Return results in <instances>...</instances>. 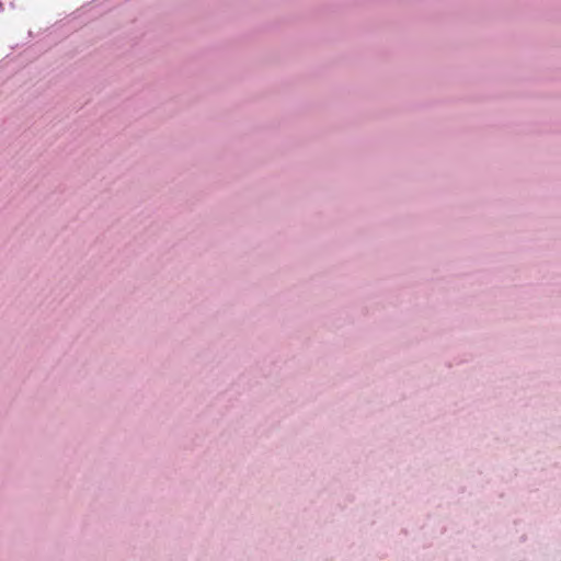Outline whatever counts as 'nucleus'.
<instances>
[{
  "label": "nucleus",
  "mask_w": 561,
  "mask_h": 561,
  "mask_svg": "<svg viewBox=\"0 0 561 561\" xmlns=\"http://www.w3.org/2000/svg\"><path fill=\"white\" fill-rule=\"evenodd\" d=\"M3 9V4L2 2H0V11Z\"/></svg>",
  "instance_id": "f257e3e1"
}]
</instances>
